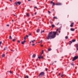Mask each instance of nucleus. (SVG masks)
<instances>
[{
    "instance_id": "f257e3e1",
    "label": "nucleus",
    "mask_w": 78,
    "mask_h": 78,
    "mask_svg": "<svg viewBox=\"0 0 78 78\" xmlns=\"http://www.w3.org/2000/svg\"><path fill=\"white\" fill-rule=\"evenodd\" d=\"M56 32L51 31L49 33L48 36L46 37V39L48 40L53 39L56 37Z\"/></svg>"
},
{
    "instance_id": "f03ea898",
    "label": "nucleus",
    "mask_w": 78,
    "mask_h": 78,
    "mask_svg": "<svg viewBox=\"0 0 78 78\" xmlns=\"http://www.w3.org/2000/svg\"><path fill=\"white\" fill-rule=\"evenodd\" d=\"M78 58V56H75L73 58V59L72 60V61H75L76 59H77Z\"/></svg>"
},
{
    "instance_id": "7ed1b4c3",
    "label": "nucleus",
    "mask_w": 78,
    "mask_h": 78,
    "mask_svg": "<svg viewBox=\"0 0 78 78\" xmlns=\"http://www.w3.org/2000/svg\"><path fill=\"white\" fill-rule=\"evenodd\" d=\"M44 74H45V73H44V72H41L40 73L39 76H43V75H44Z\"/></svg>"
},
{
    "instance_id": "20e7f679",
    "label": "nucleus",
    "mask_w": 78,
    "mask_h": 78,
    "mask_svg": "<svg viewBox=\"0 0 78 78\" xmlns=\"http://www.w3.org/2000/svg\"><path fill=\"white\" fill-rule=\"evenodd\" d=\"M38 58H39V59H43V56H42V55H41L40 56H38Z\"/></svg>"
},
{
    "instance_id": "39448f33",
    "label": "nucleus",
    "mask_w": 78,
    "mask_h": 78,
    "mask_svg": "<svg viewBox=\"0 0 78 78\" xmlns=\"http://www.w3.org/2000/svg\"><path fill=\"white\" fill-rule=\"evenodd\" d=\"M55 5H62V4L59 2H58L56 3Z\"/></svg>"
},
{
    "instance_id": "423d86ee",
    "label": "nucleus",
    "mask_w": 78,
    "mask_h": 78,
    "mask_svg": "<svg viewBox=\"0 0 78 78\" xmlns=\"http://www.w3.org/2000/svg\"><path fill=\"white\" fill-rule=\"evenodd\" d=\"M25 42H26V41H25L24 40V41L22 42L21 44H23L25 43Z\"/></svg>"
},
{
    "instance_id": "0eeeda50",
    "label": "nucleus",
    "mask_w": 78,
    "mask_h": 78,
    "mask_svg": "<svg viewBox=\"0 0 78 78\" xmlns=\"http://www.w3.org/2000/svg\"><path fill=\"white\" fill-rule=\"evenodd\" d=\"M74 23H72L70 25L71 27H73V26Z\"/></svg>"
},
{
    "instance_id": "6e6552de",
    "label": "nucleus",
    "mask_w": 78,
    "mask_h": 78,
    "mask_svg": "<svg viewBox=\"0 0 78 78\" xmlns=\"http://www.w3.org/2000/svg\"><path fill=\"white\" fill-rule=\"evenodd\" d=\"M70 30H71V31H75V29H74L73 28H72L70 29Z\"/></svg>"
},
{
    "instance_id": "1a4fd4ad",
    "label": "nucleus",
    "mask_w": 78,
    "mask_h": 78,
    "mask_svg": "<svg viewBox=\"0 0 78 78\" xmlns=\"http://www.w3.org/2000/svg\"><path fill=\"white\" fill-rule=\"evenodd\" d=\"M36 57V55L35 54H34L33 55L32 58H35Z\"/></svg>"
},
{
    "instance_id": "9d476101",
    "label": "nucleus",
    "mask_w": 78,
    "mask_h": 78,
    "mask_svg": "<svg viewBox=\"0 0 78 78\" xmlns=\"http://www.w3.org/2000/svg\"><path fill=\"white\" fill-rule=\"evenodd\" d=\"M18 4H19V5H20V4H21V2H18Z\"/></svg>"
},
{
    "instance_id": "9b49d317",
    "label": "nucleus",
    "mask_w": 78,
    "mask_h": 78,
    "mask_svg": "<svg viewBox=\"0 0 78 78\" xmlns=\"http://www.w3.org/2000/svg\"><path fill=\"white\" fill-rule=\"evenodd\" d=\"M72 41L73 42H75L76 41V40H75V39L73 40H72Z\"/></svg>"
},
{
    "instance_id": "f8f14e48",
    "label": "nucleus",
    "mask_w": 78,
    "mask_h": 78,
    "mask_svg": "<svg viewBox=\"0 0 78 78\" xmlns=\"http://www.w3.org/2000/svg\"><path fill=\"white\" fill-rule=\"evenodd\" d=\"M27 17H29L30 15H29V13H27Z\"/></svg>"
},
{
    "instance_id": "ddd939ff",
    "label": "nucleus",
    "mask_w": 78,
    "mask_h": 78,
    "mask_svg": "<svg viewBox=\"0 0 78 78\" xmlns=\"http://www.w3.org/2000/svg\"><path fill=\"white\" fill-rule=\"evenodd\" d=\"M15 5H18V3L17 2H15Z\"/></svg>"
},
{
    "instance_id": "4468645a",
    "label": "nucleus",
    "mask_w": 78,
    "mask_h": 78,
    "mask_svg": "<svg viewBox=\"0 0 78 78\" xmlns=\"http://www.w3.org/2000/svg\"><path fill=\"white\" fill-rule=\"evenodd\" d=\"M37 33H39V29H38L37 30Z\"/></svg>"
},
{
    "instance_id": "2eb2a0df",
    "label": "nucleus",
    "mask_w": 78,
    "mask_h": 78,
    "mask_svg": "<svg viewBox=\"0 0 78 78\" xmlns=\"http://www.w3.org/2000/svg\"><path fill=\"white\" fill-rule=\"evenodd\" d=\"M9 38L10 39H12V37H11V35L9 36Z\"/></svg>"
},
{
    "instance_id": "dca6fc26",
    "label": "nucleus",
    "mask_w": 78,
    "mask_h": 78,
    "mask_svg": "<svg viewBox=\"0 0 78 78\" xmlns=\"http://www.w3.org/2000/svg\"><path fill=\"white\" fill-rule=\"evenodd\" d=\"M7 49H8V48L7 47H5L4 48V50H7Z\"/></svg>"
},
{
    "instance_id": "f3484780",
    "label": "nucleus",
    "mask_w": 78,
    "mask_h": 78,
    "mask_svg": "<svg viewBox=\"0 0 78 78\" xmlns=\"http://www.w3.org/2000/svg\"><path fill=\"white\" fill-rule=\"evenodd\" d=\"M48 51H51V48H48Z\"/></svg>"
},
{
    "instance_id": "a211bd4d",
    "label": "nucleus",
    "mask_w": 78,
    "mask_h": 78,
    "mask_svg": "<svg viewBox=\"0 0 78 78\" xmlns=\"http://www.w3.org/2000/svg\"><path fill=\"white\" fill-rule=\"evenodd\" d=\"M43 53H44V50H42V53L41 55H42Z\"/></svg>"
},
{
    "instance_id": "6ab92c4d",
    "label": "nucleus",
    "mask_w": 78,
    "mask_h": 78,
    "mask_svg": "<svg viewBox=\"0 0 78 78\" xmlns=\"http://www.w3.org/2000/svg\"><path fill=\"white\" fill-rule=\"evenodd\" d=\"M26 39H27V37H25L24 38V41H25L26 40Z\"/></svg>"
},
{
    "instance_id": "aec40b11",
    "label": "nucleus",
    "mask_w": 78,
    "mask_h": 78,
    "mask_svg": "<svg viewBox=\"0 0 78 78\" xmlns=\"http://www.w3.org/2000/svg\"><path fill=\"white\" fill-rule=\"evenodd\" d=\"M52 26L53 28H54V27H55V25L52 24Z\"/></svg>"
},
{
    "instance_id": "412c9836",
    "label": "nucleus",
    "mask_w": 78,
    "mask_h": 78,
    "mask_svg": "<svg viewBox=\"0 0 78 78\" xmlns=\"http://www.w3.org/2000/svg\"><path fill=\"white\" fill-rule=\"evenodd\" d=\"M5 56V55L4 54H3L2 55V57H4Z\"/></svg>"
},
{
    "instance_id": "4be33fe9",
    "label": "nucleus",
    "mask_w": 78,
    "mask_h": 78,
    "mask_svg": "<svg viewBox=\"0 0 78 78\" xmlns=\"http://www.w3.org/2000/svg\"><path fill=\"white\" fill-rule=\"evenodd\" d=\"M29 77L28 76H26L25 77V78H28Z\"/></svg>"
},
{
    "instance_id": "5701e85b",
    "label": "nucleus",
    "mask_w": 78,
    "mask_h": 78,
    "mask_svg": "<svg viewBox=\"0 0 78 78\" xmlns=\"http://www.w3.org/2000/svg\"><path fill=\"white\" fill-rule=\"evenodd\" d=\"M54 19H58V18H57V17H55H55H54Z\"/></svg>"
},
{
    "instance_id": "b1692460",
    "label": "nucleus",
    "mask_w": 78,
    "mask_h": 78,
    "mask_svg": "<svg viewBox=\"0 0 78 78\" xmlns=\"http://www.w3.org/2000/svg\"><path fill=\"white\" fill-rule=\"evenodd\" d=\"M42 33H44V30H43L42 31H41V34H42Z\"/></svg>"
},
{
    "instance_id": "393cba45",
    "label": "nucleus",
    "mask_w": 78,
    "mask_h": 78,
    "mask_svg": "<svg viewBox=\"0 0 78 78\" xmlns=\"http://www.w3.org/2000/svg\"><path fill=\"white\" fill-rule=\"evenodd\" d=\"M16 41V39H14L12 40V41H13V42H14V41Z\"/></svg>"
},
{
    "instance_id": "a878e982",
    "label": "nucleus",
    "mask_w": 78,
    "mask_h": 78,
    "mask_svg": "<svg viewBox=\"0 0 78 78\" xmlns=\"http://www.w3.org/2000/svg\"><path fill=\"white\" fill-rule=\"evenodd\" d=\"M77 47H78V43H77V44H76V48H77Z\"/></svg>"
},
{
    "instance_id": "bb28decb",
    "label": "nucleus",
    "mask_w": 78,
    "mask_h": 78,
    "mask_svg": "<svg viewBox=\"0 0 78 78\" xmlns=\"http://www.w3.org/2000/svg\"><path fill=\"white\" fill-rule=\"evenodd\" d=\"M65 38L66 39H68V37L67 36L65 37Z\"/></svg>"
},
{
    "instance_id": "cd10ccee",
    "label": "nucleus",
    "mask_w": 78,
    "mask_h": 78,
    "mask_svg": "<svg viewBox=\"0 0 78 78\" xmlns=\"http://www.w3.org/2000/svg\"><path fill=\"white\" fill-rule=\"evenodd\" d=\"M9 72V73H12V72L11 71H10Z\"/></svg>"
},
{
    "instance_id": "c85d7f7f",
    "label": "nucleus",
    "mask_w": 78,
    "mask_h": 78,
    "mask_svg": "<svg viewBox=\"0 0 78 78\" xmlns=\"http://www.w3.org/2000/svg\"><path fill=\"white\" fill-rule=\"evenodd\" d=\"M17 42H19V43H20V41L19 40L17 41Z\"/></svg>"
},
{
    "instance_id": "c756f323",
    "label": "nucleus",
    "mask_w": 78,
    "mask_h": 78,
    "mask_svg": "<svg viewBox=\"0 0 78 78\" xmlns=\"http://www.w3.org/2000/svg\"><path fill=\"white\" fill-rule=\"evenodd\" d=\"M53 1H52L51 2V3H53Z\"/></svg>"
},
{
    "instance_id": "7c9ffc66",
    "label": "nucleus",
    "mask_w": 78,
    "mask_h": 78,
    "mask_svg": "<svg viewBox=\"0 0 78 78\" xmlns=\"http://www.w3.org/2000/svg\"><path fill=\"white\" fill-rule=\"evenodd\" d=\"M48 70V69H47V68H46L45 69V70H46V71H47Z\"/></svg>"
},
{
    "instance_id": "2f4dec72",
    "label": "nucleus",
    "mask_w": 78,
    "mask_h": 78,
    "mask_svg": "<svg viewBox=\"0 0 78 78\" xmlns=\"http://www.w3.org/2000/svg\"><path fill=\"white\" fill-rule=\"evenodd\" d=\"M76 48V49H77V50H78V47H77V48Z\"/></svg>"
},
{
    "instance_id": "473e14b6",
    "label": "nucleus",
    "mask_w": 78,
    "mask_h": 78,
    "mask_svg": "<svg viewBox=\"0 0 78 78\" xmlns=\"http://www.w3.org/2000/svg\"><path fill=\"white\" fill-rule=\"evenodd\" d=\"M52 3L53 4V5H55V2H53Z\"/></svg>"
},
{
    "instance_id": "72a5a7b5",
    "label": "nucleus",
    "mask_w": 78,
    "mask_h": 78,
    "mask_svg": "<svg viewBox=\"0 0 78 78\" xmlns=\"http://www.w3.org/2000/svg\"><path fill=\"white\" fill-rule=\"evenodd\" d=\"M71 65H72V66H73L74 64H73V63H71Z\"/></svg>"
},
{
    "instance_id": "f704fd0d",
    "label": "nucleus",
    "mask_w": 78,
    "mask_h": 78,
    "mask_svg": "<svg viewBox=\"0 0 78 78\" xmlns=\"http://www.w3.org/2000/svg\"><path fill=\"white\" fill-rule=\"evenodd\" d=\"M72 42H73L72 41H69V42H70V43H72Z\"/></svg>"
},
{
    "instance_id": "c9c22d12",
    "label": "nucleus",
    "mask_w": 78,
    "mask_h": 78,
    "mask_svg": "<svg viewBox=\"0 0 78 78\" xmlns=\"http://www.w3.org/2000/svg\"><path fill=\"white\" fill-rule=\"evenodd\" d=\"M59 30H61V27H60L59 28Z\"/></svg>"
},
{
    "instance_id": "e433bc0d",
    "label": "nucleus",
    "mask_w": 78,
    "mask_h": 78,
    "mask_svg": "<svg viewBox=\"0 0 78 78\" xmlns=\"http://www.w3.org/2000/svg\"><path fill=\"white\" fill-rule=\"evenodd\" d=\"M59 23H58L57 24V25H59Z\"/></svg>"
},
{
    "instance_id": "4c0bfd02",
    "label": "nucleus",
    "mask_w": 78,
    "mask_h": 78,
    "mask_svg": "<svg viewBox=\"0 0 78 78\" xmlns=\"http://www.w3.org/2000/svg\"><path fill=\"white\" fill-rule=\"evenodd\" d=\"M2 42L0 41V45H1V44H2Z\"/></svg>"
},
{
    "instance_id": "58836bf2",
    "label": "nucleus",
    "mask_w": 78,
    "mask_h": 78,
    "mask_svg": "<svg viewBox=\"0 0 78 78\" xmlns=\"http://www.w3.org/2000/svg\"><path fill=\"white\" fill-rule=\"evenodd\" d=\"M7 27H9V24H7Z\"/></svg>"
},
{
    "instance_id": "ea45409f",
    "label": "nucleus",
    "mask_w": 78,
    "mask_h": 78,
    "mask_svg": "<svg viewBox=\"0 0 78 78\" xmlns=\"http://www.w3.org/2000/svg\"><path fill=\"white\" fill-rule=\"evenodd\" d=\"M63 76V74H62V75H61V77H62Z\"/></svg>"
},
{
    "instance_id": "a19ab883",
    "label": "nucleus",
    "mask_w": 78,
    "mask_h": 78,
    "mask_svg": "<svg viewBox=\"0 0 78 78\" xmlns=\"http://www.w3.org/2000/svg\"><path fill=\"white\" fill-rule=\"evenodd\" d=\"M31 34H29V36H31Z\"/></svg>"
},
{
    "instance_id": "79ce46f5",
    "label": "nucleus",
    "mask_w": 78,
    "mask_h": 78,
    "mask_svg": "<svg viewBox=\"0 0 78 78\" xmlns=\"http://www.w3.org/2000/svg\"><path fill=\"white\" fill-rule=\"evenodd\" d=\"M28 36H29V35H26V37H28Z\"/></svg>"
},
{
    "instance_id": "37998d69",
    "label": "nucleus",
    "mask_w": 78,
    "mask_h": 78,
    "mask_svg": "<svg viewBox=\"0 0 78 78\" xmlns=\"http://www.w3.org/2000/svg\"><path fill=\"white\" fill-rule=\"evenodd\" d=\"M35 45V44H32V46H34V45Z\"/></svg>"
},
{
    "instance_id": "c03bdc74",
    "label": "nucleus",
    "mask_w": 78,
    "mask_h": 78,
    "mask_svg": "<svg viewBox=\"0 0 78 78\" xmlns=\"http://www.w3.org/2000/svg\"><path fill=\"white\" fill-rule=\"evenodd\" d=\"M10 2H12V0H10Z\"/></svg>"
},
{
    "instance_id": "a18cd8bd",
    "label": "nucleus",
    "mask_w": 78,
    "mask_h": 78,
    "mask_svg": "<svg viewBox=\"0 0 78 78\" xmlns=\"http://www.w3.org/2000/svg\"><path fill=\"white\" fill-rule=\"evenodd\" d=\"M48 12L49 13H50V11H48Z\"/></svg>"
},
{
    "instance_id": "49530a36",
    "label": "nucleus",
    "mask_w": 78,
    "mask_h": 78,
    "mask_svg": "<svg viewBox=\"0 0 78 78\" xmlns=\"http://www.w3.org/2000/svg\"><path fill=\"white\" fill-rule=\"evenodd\" d=\"M31 41L32 42H34V41Z\"/></svg>"
},
{
    "instance_id": "de8ad7c7",
    "label": "nucleus",
    "mask_w": 78,
    "mask_h": 78,
    "mask_svg": "<svg viewBox=\"0 0 78 78\" xmlns=\"http://www.w3.org/2000/svg\"><path fill=\"white\" fill-rule=\"evenodd\" d=\"M36 40H33V41H34H34H35Z\"/></svg>"
},
{
    "instance_id": "09e8293b",
    "label": "nucleus",
    "mask_w": 78,
    "mask_h": 78,
    "mask_svg": "<svg viewBox=\"0 0 78 78\" xmlns=\"http://www.w3.org/2000/svg\"><path fill=\"white\" fill-rule=\"evenodd\" d=\"M34 8H36V9H37V7H35Z\"/></svg>"
},
{
    "instance_id": "8fccbe9b",
    "label": "nucleus",
    "mask_w": 78,
    "mask_h": 78,
    "mask_svg": "<svg viewBox=\"0 0 78 78\" xmlns=\"http://www.w3.org/2000/svg\"><path fill=\"white\" fill-rule=\"evenodd\" d=\"M37 14V13L36 12H35V14Z\"/></svg>"
},
{
    "instance_id": "3c124183",
    "label": "nucleus",
    "mask_w": 78,
    "mask_h": 78,
    "mask_svg": "<svg viewBox=\"0 0 78 78\" xmlns=\"http://www.w3.org/2000/svg\"><path fill=\"white\" fill-rule=\"evenodd\" d=\"M59 33H61V31H59Z\"/></svg>"
},
{
    "instance_id": "603ef678",
    "label": "nucleus",
    "mask_w": 78,
    "mask_h": 78,
    "mask_svg": "<svg viewBox=\"0 0 78 78\" xmlns=\"http://www.w3.org/2000/svg\"><path fill=\"white\" fill-rule=\"evenodd\" d=\"M61 75V73H59V75Z\"/></svg>"
},
{
    "instance_id": "864d4df0",
    "label": "nucleus",
    "mask_w": 78,
    "mask_h": 78,
    "mask_svg": "<svg viewBox=\"0 0 78 78\" xmlns=\"http://www.w3.org/2000/svg\"><path fill=\"white\" fill-rule=\"evenodd\" d=\"M41 47H43V45H41Z\"/></svg>"
},
{
    "instance_id": "5fc2aeb1",
    "label": "nucleus",
    "mask_w": 78,
    "mask_h": 78,
    "mask_svg": "<svg viewBox=\"0 0 78 78\" xmlns=\"http://www.w3.org/2000/svg\"><path fill=\"white\" fill-rule=\"evenodd\" d=\"M57 31H58V29H57V30H56Z\"/></svg>"
},
{
    "instance_id": "6e6d98bb",
    "label": "nucleus",
    "mask_w": 78,
    "mask_h": 78,
    "mask_svg": "<svg viewBox=\"0 0 78 78\" xmlns=\"http://www.w3.org/2000/svg\"><path fill=\"white\" fill-rule=\"evenodd\" d=\"M55 62H56V61H55Z\"/></svg>"
},
{
    "instance_id": "4d7b16f0",
    "label": "nucleus",
    "mask_w": 78,
    "mask_h": 78,
    "mask_svg": "<svg viewBox=\"0 0 78 78\" xmlns=\"http://www.w3.org/2000/svg\"><path fill=\"white\" fill-rule=\"evenodd\" d=\"M31 0H28V2H29V1H30Z\"/></svg>"
},
{
    "instance_id": "13d9d810",
    "label": "nucleus",
    "mask_w": 78,
    "mask_h": 78,
    "mask_svg": "<svg viewBox=\"0 0 78 78\" xmlns=\"http://www.w3.org/2000/svg\"><path fill=\"white\" fill-rule=\"evenodd\" d=\"M31 41H30V44H31Z\"/></svg>"
},
{
    "instance_id": "bf43d9fd",
    "label": "nucleus",
    "mask_w": 78,
    "mask_h": 78,
    "mask_svg": "<svg viewBox=\"0 0 78 78\" xmlns=\"http://www.w3.org/2000/svg\"><path fill=\"white\" fill-rule=\"evenodd\" d=\"M32 16H34V15H33V14L32 15Z\"/></svg>"
},
{
    "instance_id": "052dcab7",
    "label": "nucleus",
    "mask_w": 78,
    "mask_h": 78,
    "mask_svg": "<svg viewBox=\"0 0 78 78\" xmlns=\"http://www.w3.org/2000/svg\"><path fill=\"white\" fill-rule=\"evenodd\" d=\"M37 60H38L37 59L36 61H37Z\"/></svg>"
},
{
    "instance_id": "680f3d73",
    "label": "nucleus",
    "mask_w": 78,
    "mask_h": 78,
    "mask_svg": "<svg viewBox=\"0 0 78 78\" xmlns=\"http://www.w3.org/2000/svg\"><path fill=\"white\" fill-rule=\"evenodd\" d=\"M13 21V20H12V21Z\"/></svg>"
},
{
    "instance_id": "e2e57ef3",
    "label": "nucleus",
    "mask_w": 78,
    "mask_h": 78,
    "mask_svg": "<svg viewBox=\"0 0 78 78\" xmlns=\"http://www.w3.org/2000/svg\"><path fill=\"white\" fill-rule=\"evenodd\" d=\"M35 67H37V66H35Z\"/></svg>"
},
{
    "instance_id": "0e129e2a",
    "label": "nucleus",
    "mask_w": 78,
    "mask_h": 78,
    "mask_svg": "<svg viewBox=\"0 0 78 78\" xmlns=\"http://www.w3.org/2000/svg\"><path fill=\"white\" fill-rule=\"evenodd\" d=\"M17 8H16V9H17Z\"/></svg>"
},
{
    "instance_id": "69168bd1",
    "label": "nucleus",
    "mask_w": 78,
    "mask_h": 78,
    "mask_svg": "<svg viewBox=\"0 0 78 78\" xmlns=\"http://www.w3.org/2000/svg\"><path fill=\"white\" fill-rule=\"evenodd\" d=\"M70 44H71V43H70L69 44L70 45Z\"/></svg>"
},
{
    "instance_id": "338daca9",
    "label": "nucleus",
    "mask_w": 78,
    "mask_h": 78,
    "mask_svg": "<svg viewBox=\"0 0 78 78\" xmlns=\"http://www.w3.org/2000/svg\"><path fill=\"white\" fill-rule=\"evenodd\" d=\"M42 41L41 40V42H42Z\"/></svg>"
},
{
    "instance_id": "774afa93",
    "label": "nucleus",
    "mask_w": 78,
    "mask_h": 78,
    "mask_svg": "<svg viewBox=\"0 0 78 78\" xmlns=\"http://www.w3.org/2000/svg\"><path fill=\"white\" fill-rule=\"evenodd\" d=\"M16 16V15H14V16Z\"/></svg>"
}]
</instances>
